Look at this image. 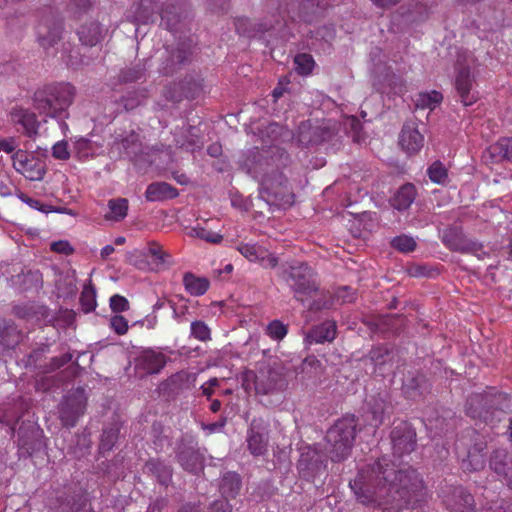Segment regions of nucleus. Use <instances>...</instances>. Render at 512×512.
<instances>
[{
    "label": "nucleus",
    "mask_w": 512,
    "mask_h": 512,
    "mask_svg": "<svg viewBox=\"0 0 512 512\" xmlns=\"http://www.w3.org/2000/svg\"><path fill=\"white\" fill-rule=\"evenodd\" d=\"M349 485L360 503L389 505L392 509L418 501L423 490V481L414 468L397 470L386 458L362 468Z\"/></svg>",
    "instance_id": "nucleus-1"
},
{
    "label": "nucleus",
    "mask_w": 512,
    "mask_h": 512,
    "mask_svg": "<svg viewBox=\"0 0 512 512\" xmlns=\"http://www.w3.org/2000/svg\"><path fill=\"white\" fill-rule=\"evenodd\" d=\"M278 276L291 288L296 300L303 305H307L310 311L320 309V304L317 301L319 287L316 281V273L308 264L283 265L278 271Z\"/></svg>",
    "instance_id": "nucleus-2"
},
{
    "label": "nucleus",
    "mask_w": 512,
    "mask_h": 512,
    "mask_svg": "<svg viewBox=\"0 0 512 512\" xmlns=\"http://www.w3.org/2000/svg\"><path fill=\"white\" fill-rule=\"evenodd\" d=\"M76 94L75 87L67 82L51 83L38 88L33 96V106L40 113L55 119L68 117V108Z\"/></svg>",
    "instance_id": "nucleus-3"
},
{
    "label": "nucleus",
    "mask_w": 512,
    "mask_h": 512,
    "mask_svg": "<svg viewBox=\"0 0 512 512\" xmlns=\"http://www.w3.org/2000/svg\"><path fill=\"white\" fill-rule=\"evenodd\" d=\"M356 435L354 418H343L330 427L326 433L325 451L334 462L345 459L351 450Z\"/></svg>",
    "instance_id": "nucleus-4"
},
{
    "label": "nucleus",
    "mask_w": 512,
    "mask_h": 512,
    "mask_svg": "<svg viewBox=\"0 0 512 512\" xmlns=\"http://www.w3.org/2000/svg\"><path fill=\"white\" fill-rule=\"evenodd\" d=\"M63 30L62 16L57 11L50 9L42 15L36 27L37 42L43 49L48 50L61 40Z\"/></svg>",
    "instance_id": "nucleus-5"
},
{
    "label": "nucleus",
    "mask_w": 512,
    "mask_h": 512,
    "mask_svg": "<svg viewBox=\"0 0 512 512\" xmlns=\"http://www.w3.org/2000/svg\"><path fill=\"white\" fill-rule=\"evenodd\" d=\"M443 244L452 251L471 253L483 259L488 253L484 250L482 243L467 238L459 227H448L442 231Z\"/></svg>",
    "instance_id": "nucleus-6"
},
{
    "label": "nucleus",
    "mask_w": 512,
    "mask_h": 512,
    "mask_svg": "<svg viewBox=\"0 0 512 512\" xmlns=\"http://www.w3.org/2000/svg\"><path fill=\"white\" fill-rule=\"evenodd\" d=\"M503 399L501 393L494 389L486 393L472 394L466 402V413L472 418L487 421L493 409H498Z\"/></svg>",
    "instance_id": "nucleus-7"
},
{
    "label": "nucleus",
    "mask_w": 512,
    "mask_h": 512,
    "mask_svg": "<svg viewBox=\"0 0 512 512\" xmlns=\"http://www.w3.org/2000/svg\"><path fill=\"white\" fill-rule=\"evenodd\" d=\"M13 168L30 181H41L46 174L45 162L39 157L18 149L11 157Z\"/></svg>",
    "instance_id": "nucleus-8"
},
{
    "label": "nucleus",
    "mask_w": 512,
    "mask_h": 512,
    "mask_svg": "<svg viewBox=\"0 0 512 512\" xmlns=\"http://www.w3.org/2000/svg\"><path fill=\"white\" fill-rule=\"evenodd\" d=\"M391 442L396 455L411 453L416 446V433L410 424L400 422L391 431Z\"/></svg>",
    "instance_id": "nucleus-9"
},
{
    "label": "nucleus",
    "mask_w": 512,
    "mask_h": 512,
    "mask_svg": "<svg viewBox=\"0 0 512 512\" xmlns=\"http://www.w3.org/2000/svg\"><path fill=\"white\" fill-rule=\"evenodd\" d=\"M432 3L430 0H411L406 6H401L394 15V18H401L400 21L410 26L428 19Z\"/></svg>",
    "instance_id": "nucleus-10"
},
{
    "label": "nucleus",
    "mask_w": 512,
    "mask_h": 512,
    "mask_svg": "<svg viewBox=\"0 0 512 512\" xmlns=\"http://www.w3.org/2000/svg\"><path fill=\"white\" fill-rule=\"evenodd\" d=\"M86 400L82 392H76L65 397L60 407V419L64 426L74 427L80 416L84 414Z\"/></svg>",
    "instance_id": "nucleus-11"
},
{
    "label": "nucleus",
    "mask_w": 512,
    "mask_h": 512,
    "mask_svg": "<svg viewBox=\"0 0 512 512\" xmlns=\"http://www.w3.org/2000/svg\"><path fill=\"white\" fill-rule=\"evenodd\" d=\"M168 357L160 350L148 348L136 359V368L145 375L159 374L168 362Z\"/></svg>",
    "instance_id": "nucleus-12"
},
{
    "label": "nucleus",
    "mask_w": 512,
    "mask_h": 512,
    "mask_svg": "<svg viewBox=\"0 0 512 512\" xmlns=\"http://www.w3.org/2000/svg\"><path fill=\"white\" fill-rule=\"evenodd\" d=\"M247 446L253 456H262L267 452L268 430L262 420H252L247 432Z\"/></svg>",
    "instance_id": "nucleus-13"
},
{
    "label": "nucleus",
    "mask_w": 512,
    "mask_h": 512,
    "mask_svg": "<svg viewBox=\"0 0 512 512\" xmlns=\"http://www.w3.org/2000/svg\"><path fill=\"white\" fill-rule=\"evenodd\" d=\"M167 57L161 66V72L165 75H172L181 66L190 61L192 54L191 44L187 42L179 43L175 48L166 49Z\"/></svg>",
    "instance_id": "nucleus-14"
},
{
    "label": "nucleus",
    "mask_w": 512,
    "mask_h": 512,
    "mask_svg": "<svg viewBox=\"0 0 512 512\" xmlns=\"http://www.w3.org/2000/svg\"><path fill=\"white\" fill-rule=\"evenodd\" d=\"M254 385L257 394H271L283 386L282 375L272 368H262L255 375Z\"/></svg>",
    "instance_id": "nucleus-15"
},
{
    "label": "nucleus",
    "mask_w": 512,
    "mask_h": 512,
    "mask_svg": "<svg viewBox=\"0 0 512 512\" xmlns=\"http://www.w3.org/2000/svg\"><path fill=\"white\" fill-rule=\"evenodd\" d=\"M472 87L473 77L470 69L467 67L460 68L455 79V89L464 106H470L478 99L477 94L472 91Z\"/></svg>",
    "instance_id": "nucleus-16"
},
{
    "label": "nucleus",
    "mask_w": 512,
    "mask_h": 512,
    "mask_svg": "<svg viewBox=\"0 0 512 512\" xmlns=\"http://www.w3.org/2000/svg\"><path fill=\"white\" fill-rule=\"evenodd\" d=\"M183 12L182 0H167L162 4L160 10V25L168 31L175 32L181 22Z\"/></svg>",
    "instance_id": "nucleus-17"
},
{
    "label": "nucleus",
    "mask_w": 512,
    "mask_h": 512,
    "mask_svg": "<svg viewBox=\"0 0 512 512\" xmlns=\"http://www.w3.org/2000/svg\"><path fill=\"white\" fill-rule=\"evenodd\" d=\"M107 30L98 21H88L81 24L76 34L82 45L94 47L105 37Z\"/></svg>",
    "instance_id": "nucleus-18"
},
{
    "label": "nucleus",
    "mask_w": 512,
    "mask_h": 512,
    "mask_svg": "<svg viewBox=\"0 0 512 512\" xmlns=\"http://www.w3.org/2000/svg\"><path fill=\"white\" fill-rule=\"evenodd\" d=\"M396 352L392 347L377 346L371 349L368 355V359L374 365L375 371H378L381 375L392 369Z\"/></svg>",
    "instance_id": "nucleus-19"
},
{
    "label": "nucleus",
    "mask_w": 512,
    "mask_h": 512,
    "mask_svg": "<svg viewBox=\"0 0 512 512\" xmlns=\"http://www.w3.org/2000/svg\"><path fill=\"white\" fill-rule=\"evenodd\" d=\"M399 144L408 154H414L423 147L424 137L414 124L406 123L401 130Z\"/></svg>",
    "instance_id": "nucleus-20"
},
{
    "label": "nucleus",
    "mask_w": 512,
    "mask_h": 512,
    "mask_svg": "<svg viewBox=\"0 0 512 512\" xmlns=\"http://www.w3.org/2000/svg\"><path fill=\"white\" fill-rule=\"evenodd\" d=\"M11 119L16 125L22 127V133L32 138L38 134L39 122L34 113L19 108L11 113Z\"/></svg>",
    "instance_id": "nucleus-21"
},
{
    "label": "nucleus",
    "mask_w": 512,
    "mask_h": 512,
    "mask_svg": "<svg viewBox=\"0 0 512 512\" xmlns=\"http://www.w3.org/2000/svg\"><path fill=\"white\" fill-rule=\"evenodd\" d=\"M143 471L144 473L155 476L157 481L164 486H168L172 480L173 470L171 466L159 458H150L147 460L144 464Z\"/></svg>",
    "instance_id": "nucleus-22"
},
{
    "label": "nucleus",
    "mask_w": 512,
    "mask_h": 512,
    "mask_svg": "<svg viewBox=\"0 0 512 512\" xmlns=\"http://www.w3.org/2000/svg\"><path fill=\"white\" fill-rule=\"evenodd\" d=\"M178 190L167 182H153L147 186L145 198L149 202L165 201L178 196Z\"/></svg>",
    "instance_id": "nucleus-23"
},
{
    "label": "nucleus",
    "mask_w": 512,
    "mask_h": 512,
    "mask_svg": "<svg viewBox=\"0 0 512 512\" xmlns=\"http://www.w3.org/2000/svg\"><path fill=\"white\" fill-rule=\"evenodd\" d=\"M486 449V442L476 441L468 451L467 459L463 460L462 467L468 471H478L484 468L486 457L483 451Z\"/></svg>",
    "instance_id": "nucleus-24"
},
{
    "label": "nucleus",
    "mask_w": 512,
    "mask_h": 512,
    "mask_svg": "<svg viewBox=\"0 0 512 512\" xmlns=\"http://www.w3.org/2000/svg\"><path fill=\"white\" fill-rule=\"evenodd\" d=\"M160 0H139L134 12L135 19L141 24L154 22L156 15H160Z\"/></svg>",
    "instance_id": "nucleus-25"
},
{
    "label": "nucleus",
    "mask_w": 512,
    "mask_h": 512,
    "mask_svg": "<svg viewBox=\"0 0 512 512\" xmlns=\"http://www.w3.org/2000/svg\"><path fill=\"white\" fill-rule=\"evenodd\" d=\"M417 196L416 187L411 183L402 185L391 198V206L398 211L407 210L415 201Z\"/></svg>",
    "instance_id": "nucleus-26"
},
{
    "label": "nucleus",
    "mask_w": 512,
    "mask_h": 512,
    "mask_svg": "<svg viewBox=\"0 0 512 512\" xmlns=\"http://www.w3.org/2000/svg\"><path fill=\"white\" fill-rule=\"evenodd\" d=\"M242 487V481L239 474L235 472H227L223 475L220 483V492L224 497L223 500L235 498Z\"/></svg>",
    "instance_id": "nucleus-27"
},
{
    "label": "nucleus",
    "mask_w": 512,
    "mask_h": 512,
    "mask_svg": "<svg viewBox=\"0 0 512 512\" xmlns=\"http://www.w3.org/2000/svg\"><path fill=\"white\" fill-rule=\"evenodd\" d=\"M235 28L240 35L255 37L258 33H263L274 28V25L272 23L256 24L253 23L249 18L241 17L236 19Z\"/></svg>",
    "instance_id": "nucleus-28"
},
{
    "label": "nucleus",
    "mask_w": 512,
    "mask_h": 512,
    "mask_svg": "<svg viewBox=\"0 0 512 512\" xmlns=\"http://www.w3.org/2000/svg\"><path fill=\"white\" fill-rule=\"evenodd\" d=\"M183 285L191 296H201L209 289L210 282L205 277H198L191 272H186L183 276Z\"/></svg>",
    "instance_id": "nucleus-29"
},
{
    "label": "nucleus",
    "mask_w": 512,
    "mask_h": 512,
    "mask_svg": "<svg viewBox=\"0 0 512 512\" xmlns=\"http://www.w3.org/2000/svg\"><path fill=\"white\" fill-rule=\"evenodd\" d=\"M340 126L336 122L327 120L322 122V145L327 142L328 146L326 150L332 149L337 150L341 144V136L339 134Z\"/></svg>",
    "instance_id": "nucleus-30"
},
{
    "label": "nucleus",
    "mask_w": 512,
    "mask_h": 512,
    "mask_svg": "<svg viewBox=\"0 0 512 512\" xmlns=\"http://www.w3.org/2000/svg\"><path fill=\"white\" fill-rule=\"evenodd\" d=\"M177 458L183 469L188 472L198 473L202 469V461L200 455L192 448L179 451Z\"/></svg>",
    "instance_id": "nucleus-31"
},
{
    "label": "nucleus",
    "mask_w": 512,
    "mask_h": 512,
    "mask_svg": "<svg viewBox=\"0 0 512 512\" xmlns=\"http://www.w3.org/2000/svg\"><path fill=\"white\" fill-rule=\"evenodd\" d=\"M320 139L318 127H314L311 120L303 121L298 126L297 140L302 146L308 147L317 144Z\"/></svg>",
    "instance_id": "nucleus-32"
},
{
    "label": "nucleus",
    "mask_w": 512,
    "mask_h": 512,
    "mask_svg": "<svg viewBox=\"0 0 512 512\" xmlns=\"http://www.w3.org/2000/svg\"><path fill=\"white\" fill-rule=\"evenodd\" d=\"M490 468L500 476H508L512 468V462L508 459V453L505 449H496L493 451L490 462Z\"/></svg>",
    "instance_id": "nucleus-33"
},
{
    "label": "nucleus",
    "mask_w": 512,
    "mask_h": 512,
    "mask_svg": "<svg viewBox=\"0 0 512 512\" xmlns=\"http://www.w3.org/2000/svg\"><path fill=\"white\" fill-rule=\"evenodd\" d=\"M109 212L105 214L107 220L122 221L128 213L129 202L126 198H115L108 201Z\"/></svg>",
    "instance_id": "nucleus-34"
},
{
    "label": "nucleus",
    "mask_w": 512,
    "mask_h": 512,
    "mask_svg": "<svg viewBox=\"0 0 512 512\" xmlns=\"http://www.w3.org/2000/svg\"><path fill=\"white\" fill-rule=\"evenodd\" d=\"M148 255L152 258V262L157 268H164L171 264V255L163 249L162 245L155 241L148 243Z\"/></svg>",
    "instance_id": "nucleus-35"
},
{
    "label": "nucleus",
    "mask_w": 512,
    "mask_h": 512,
    "mask_svg": "<svg viewBox=\"0 0 512 512\" xmlns=\"http://www.w3.org/2000/svg\"><path fill=\"white\" fill-rule=\"evenodd\" d=\"M455 503L449 505L456 512H470L472 510L474 499L473 496L462 488H458L454 492Z\"/></svg>",
    "instance_id": "nucleus-36"
},
{
    "label": "nucleus",
    "mask_w": 512,
    "mask_h": 512,
    "mask_svg": "<svg viewBox=\"0 0 512 512\" xmlns=\"http://www.w3.org/2000/svg\"><path fill=\"white\" fill-rule=\"evenodd\" d=\"M146 67L142 63L122 69L118 75L120 83H133L145 76Z\"/></svg>",
    "instance_id": "nucleus-37"
},
{
    "label": "nucleus",
    "mask_w": 512,
    "mask_h": 512,
    "mask_svg": "<svg viewBox=\"0 0 512 512\" xmlns=\"http://www.w3.org/2000/svg\"><path fill=\"white\" fill-rule=\"evenodd\" d=\"M190 235L212 244H218L223 239L220 233L214 232L207 227V222H205V225L198 223L196 226L192 227Z\"/></svg>",
    "instance_id": "nucleus-38"
},
{
    "label": "nucleus",
    "mask_w": 512,
    "mask_h": 512,
    "mask_svg": "<svg viewBox=\"0 0 512 512\" xmlns=\"http://www.w3.org/2000/svg\"><path fill=\"white\" fill-rule=\"evenodd\" d=\"M371 414L373 416V425L378 427L383 423L384 417L389 413V406L382 397L373 398L369 402Z\"/></svg>",
    "instance_id": "nucleus-39"
},
{
    "label": "nucleus",
    "mask_w": 512,
    "mask_h": 512,
    "mask_svg": "<svg viewBox=\"0 0 512 512\" xmlns=\"http://www.w3.org/2000/svg\"><path fill=\"white\" fill-rule=\"evenodd\" d=\"M80 304L85 313H90L95 310L97 306L96 289L91 282L84 286L80 295Z\"/></svg>",
    "instance_id": "nucleus-40"
},
{
    "label": "nucleus",
    "mask_w": 512,
    "mask_h": 512,
    "mask_svg": "<svg viewBox=\"0 0 512 512\" xmlns=\"http://www.w3.org/2000/svg\"><path fill=\"white\" fill-rule=\"evenodd\" d=\"M74 153L78 160L86 161L94 156L95 150L92 141L80 137L74 141Z\"/></svg>",
    "instance_id": "nucleus-41"
},
{
    "label": "nucleus",
    "mask_w": 512,
    "mask_h": 512,
    "mask_svg": "<svg viewBox=\"0 0 512 512\" xmlns=\"http://www.w3.org/2000/svg\"><path fill=\"white\" fill-rule=\"evenodd\" d=\"M236 249L240 252L242 256H244L251 262H256L264 259L263 254H265V250L261 249L256 244L239 243Z\"/></svg>",
    "instance_id": "nucleus-42"
},
{
    "label": "nucleus",
    "mask_w": 512,
    "mask_h": 512,
    "mask_svg": "<svg viewBox=\"0 0 512 512\" xmlns=\"http://www.w3.org/2000/svg\"><path fill=\"white\" fill-rule=\"evenodd\" d=\"M20 338V333L13 325H7L0 331V343L7 348L18 345Z\"/></svg>",
    "instance_id": "nucleus-43"
},
{
    "label": "nucleus",
    "mask_w": 512,
    "mask_h": 512,
    "mask_svg": "<svg viewBox=\"0 0 512 512\" xmlns=\"http://www.w3.org/2000/svg\"><path fill=\"white\" fill-rule=\"evenodd\" d=\"M442 98V94L437 91L420 93L416 99V106L422 109H434L438 104H440Z\"/></svg>",
    "instance_id": "nucleus-44"
},
{
    "label": "nucleus",
    "mask_w": 512,
    "mask_h": 512,
    "mask_svg": "<svg viewBox=\"0 0 512 512\" xmlns=\"http://www.w3.org/2000/svg\"><path fill=\"white\" fill-rule=\"evenodd\" d=\"M490 149L493 155L512 162V138L500 139Z\"/></svg>",
    "instance_id": "nucleus-45"
},
{
    "label": "nucleus",
    "mask_w": 512,
    "mask_h": 512,
    "mask_svg": "<svg viewBox=\"0 0 512 512\" xmlns=\"http://www.w3.org/2000/svg\"><path fill=\"white\" fill-rule=\"evenodd\" d=\"M265 333L270 339L280 341L287 335L288 326L280 320H273L266 326Z\"/></svg>",
    "instance_id": "nucleus-46"
},
{
    "label": "nucleus",
    "mask_w": 512,
    "mask_h": 512,
    "mask_svg": "<svg viewBox=\"0 0 512 512\" xmlns=\"http://www.w3.org/2000/svg\"><path fill=\"white\" fill-rule=\"evenodd\" d=\"M295 70L300 75H308L314 68L313 57L307 53H301L294 58Z\"/></svg>",
    "instance_id": "nucleus-47"
},
{
    "label": "nucleus",
    "mask_w": 512,
    "mask_h": 512,
    "mask_svg": "<svg viewBox=\"0 0 512 512\" xmlns=\"http://www.w3.org/2000/svg\"><path fill=\"white\" fill-rule=\"evenodd\" d=\"M427 174L429 179L437 184L443 185L448 180L447 169L440 161H435L432 163L427 170Z\"/></svg>",
    "instance_id": "nucleus-48"
},
{
    "label": "nucleus",
    "mask_w": 512,
    "mask_h": 512,
    "mask_svg": "<svg viewBox=\"0 0 512 512\" xmlns=\"http://www.w3.org/2000/svg\"><path fill=\"white\" fill-rule=\"evenodd\" d=\"M146 97H147V90L141 89V90L130 92L126 96H123L122 103H123L125 110L129 111V110H133L136 107H138L142 103V100L145 99Z\"/></svg>",
    "instance_id": "nucleus-49"
},
{
    "label": "nucleus",
    "mask_w": 512,
    "mask_h": 512,
    "mask_svg": "<svg viewBox=\"0 0 512 512\" xmlns=\"http://www.w3.org/2000/svg\"><path fill=\"white\" fill-rule=\"evenodd\" d=\"M191 336L201 342L211 340V330L205 322L196 320L191 323Z\"/></svg>",
    "instance_id": "nucleus-50"
},
{
    "label": "nucleus",
    "mask_w": 512,
    "mask_h": 512,
    "mask_svg": "<svg viewBox=\"0 0 512 512\" xmlns=\"http://www.w3.org/2000/svg\"><path fill=\"white\" fill-rule=\"evenodd\" d=\"M391 246L402 253H408L415 250L416 242L410 236L401 235L393 238Z\"/></svg>",
    "instance_id": "nucleus-51"
},
{
    "label": "nucleus",
    "mask_w": 512,
    "mask_h": 512,
    "mask_svg": "<svg viewBox=\"0 0 512 512\" xmlns=\"http://www.w3.org/2000/svg\"><path fill=\"white\" fill-rule=\"evenodd\" d=\"M121 145L125 150L126 155L131 159L136 158L138 153L141 151V143L139 142L138 136L134 134L123 139Z\"/></svg>",
    "instance_id": "nucleus-52"
},
{
    "label": "nucleus",
    "mask_w": 512,
    "mask_h": 512,
    "mask_svg": "<svg viewBox=\"0 0 512 512\" xmlns=\"http://www.w3.org/2000/svg\"><path fill=\"white\" fill-rule=\"evenodd\" d=\"M118 438V431L115 429H106L103 431L100 441L102 451H110Z\"/></svg>",
    "instance_id": "nucleus-53"
},
{
    "label": "nucleus",
    "mask_w": 512,
    "mask_h": 512,
    "mask_svg": "<svg viewBox=\"0 0 512 512\" xmlns=\"http://www.w3.org/2000/svg\"><path fill=\"white\" fill-rule=\"evenodd\" d=\"M110 327L117 335H125L128 332L129 325L127 319L119 314H116L110 319Z\"/></svg>",
    "instance_id": "nucleus-54"
},
{
    "label": "nucleus",
    "mask_w": 512,
    "mask_h": 512,
    "mask_svg": "<svg viewBox=\"0 0 512 512\" xmlns=\"http://www.w3.org/2000/svg\"><path fill=\"white\" fill-rule=\"evenodd\" d=\"M109 305L111 310L117 314L128 311L130 308L128 300L124 296L119 294H114L113 296H111Z\"/></svg>",
    "instance_id": "nucleus-55"
},
{
    "label": "nucleus",
    "mask_w": 512,
    "mask_h": 512,
    "mask_svg": "<svg viewBox=\"0 0 512 512\" xmlns=\"http://www.w3.org/2000/svg\"><path fill=\"white\" fill-rule=\"evenodd\" d=\"M53 158L61 161H66L70 158L71 154L68 148V143L64 140L56 142L52 146Z\"/></svg>",
    "instance_id": "nucleus-56"
},
{
    "label": "nucleus",
    "mask_w": 512,
    "mask_h": 512,
    "mask_svg": "<svg viewBox=\"0 0 512 512\" xmlns=\"http://www.w3.org/2000/svg\"><path fill=\"white\" fill-rule=\"evenodd\" d=\"M73 356L71 353H65L61 356H56L51 358L49 364L45 366L44 372H52L55 371L72 360Z\"/></svg>",
    "instance_id": "nucleus-57"
},
{
    "label": "nucleus",
    "mask_w": 512,
    "mask_h": 512,
    "mask_svg": "<svg viewBox=\"0 0 512 512\" xmlns=\"http://www.w3.org/2000/svg\"><path fill=\"white\" fill-rule=\"evenodd\" d=\"M337 326L334 320H325L322 322V342L329 341L331 342L336 337Z\"/></svg>",
    "instance_id": "nucleus-58"
},
{
    "label": "nucleus",
    "mask_w": 512,
    "mask_h": 512,
    "mask_svg": "<svg viewBox=\"0 0 512 512\" xmlns=\"http://www.w3.org/2000/svg\"><path fill=\"white\" fill-rule=\"evenodd\" d=\"M50 249L55 253L67 256L73 254L74 252V248L67 240H59L52 242L50 245Z\"/></svg>",
    "instance_id": "nucleus-59"
},
{
    "label": "nucleus",
    "mask_w": 512,
    "mask_h": 512,
    "mask_svg": "<svg viewBox=\"0 0 512 512\" xmlns=\"http://www.w3.org/2000/svg\"><path fill=\"white\" fill-rule=\"evenodd\" d=\"M336 297L342 303L353 302L356 298L354 291L348 286H344L338 289V291L336 292Z\"/></svg>",
    "instance_id": "nucleus-60"
},
{
    "label": "nucleus",
    "mask_w": 512,
    "mask_h": 512,
    "mask_svg": "<svg viewBox=\"0 0 512 512\" xmlns=\"http://www.w3.org/2000/svg\"><path fill=\"white\" fill-rule=\"evenodd\" d=\"M304 343L306 348H309L312 344L320 343V329L317 326L311 328L306 333Z\"/></svg>",
    "instance_id": "nucleus-61"
},
{
    "label": "nucleus",
    "mask_w": 512,
    "mask_h": 512,
    "mask_svg": "<svg viewBox=\"0 0 512 512\" xmlns=\"http://www.w3.org/2000/svg\"><path fill=\"white\" fill-rule=\"evenodd\" d=\"M208 512H232V506L227 500L219 499L211 504Z\"/></svg>",
    "instance_id": "nucleus-62"
},
{
    "label": "nucleus",
    "mask_w": 512,
    "mask_h": 512,
    "mask_svg": "<svg viewBox=\"0 0 512 512\" xmlns=\"http://www.w3.org/2000/svg\"><path fill=\"white\" fill-rule=\"evenodd\" d=\"M16 147L17 145L14 138H0V152H5L8 154L12 153L13 155L16 151Z\"/></svg>",
    "instance_id": "nucleus-63"
},
{
    "label": "nucleus",
    "mask_w": 512,
    "mask_h": 512,
    "mask_svg": "<svg viewBox=\"0 0 512 512\" xmlns=\"http://www.w3.org/2000/svg\"><path fill=\"white\" fill-rule=\"evenodd\" d=\"M484 512H512L510 509V505L504 501L500 503H495L493 506L486 509Z\"/></svg>",
    "instance_id": "nucleus-64"
}]
</instances>
